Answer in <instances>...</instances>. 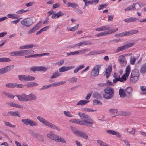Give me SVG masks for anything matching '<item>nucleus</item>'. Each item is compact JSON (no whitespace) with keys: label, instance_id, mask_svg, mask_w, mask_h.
<instances>
[{"label":"nucleus","instance_id":"9","mask_svg":"<svg viewBox=\"0 0 146 146\" xmlns=\"http://www.w3.org/2000/svg\"><path fill=\"white\" fill-rule=\"evenodd\" d=\"M41 21H40L32 29H30L27 32L28 34L30 35L34 33L40 28L41 25Z\"/></svg>","mask_w":146,"mask_h":146},{"label":"nucleus","instance_id":"1","mask_svg":"<svg viewBox=\"0 0 146 146\" xmlns=\"http://www.w3.org/2000/svg\"><path fill=\"white\" fill-rule=\"evenodd\" d=\"M78 115L81 119L83 120V121H82V122L86 121L84 122L82 125L91 127L92 125L93 124V121L88 115L83 113L79 112L78 113Z\"/></svg>","mask_w":146,"mask_h":146},{"label":"nucleus","instance_id":"22","mask_svg":"<svg viewBox=\"0 0 146 146\" xmlns=\"http://www.w3.org/2000/svg\"><path fill=\"white\" fill-rule=\"evenodd\" d=\"M27 76L25 75H20L18 76L19 80L23 82H27Z\"/></svg>","mask_w":146,"mask_h":146},{"label":"nucleus","instance_id":"19","mask_svg":"<svg viewBox=\"0 0 146 146\" xmlns=\"http://www.w3.org/2000/svg\"><path fill=\"white\" fill-rule=\"evenodd\" d=\"M113 77L115 79L113 80L114 83H115L118 81H119L120 79V75L115 72L114 73Z\"/></svg>","mask_w":146,"mask_h":146},{"label":"nucleus","instance_id":"31","mask_svg":"<svg viewBox=\"0 0 146 146\" xmlns=\"http://www.w3.org/2000/svg\"><path fill=\"white\" fill-rule=\"evenodd\" d=\"M92 43L89 41H84L79 43V46H81L83 45H90Z\"/></svg>","mask_w":146,"mask_h":146},{"label":"nucleus","instance_id":"14","mask_svg":"<svg viewBox=\"0 0 146 146\" xmlns=\"http://www.w3.org/2000/svg\"><path fill=\"white\" fill-rule=\"evenodd\" d=\"M110 29V26L109 25L102 26L101 27L97 28L96 29V31H104L109 30Z\"/></svg>","mask_w":146,"mask_h":146},{"label":"nucleus","instance_id":"25","mask_svg":"<svg viewBox=\"0 0 146 146\" xmlns=\"http://www.w3.org/2000/svg\"><path fill=\"white\" fill-rule=\"evenodd\" d=\"M3 94L7 97L11 99H13L15 96L6 92L3 91L2 92Z\"/></svg>","mask_w":146,"mask_h":146},{"label":"nucleus","instance_id":"42","mask_svg":"<svg viewBox=\"0 0 146 146\" xmlns=\"http://www.w3.org/2000/svg\"><path fill=\"white\" fill-rule=\"evenodd\" d=\"M25 45L26 49L32 48L34 47H37L38 46L37 45L35 44H28Z\"/></svg>","mask_w":146,"mask_h":146},{"label":"nucleus","instance_id":"24","mask_svg":"<svg viewBox=\"0 0 146 146\" xmlns=\"http://www.w3.org/2000/svg\"><path fill=\"white\" fill-rule=\"evenodd\" d=\"M119 94L120 96L122 98H124L126 96V92L125 90L123 89L120 88L119 90Z\"/></svg>","mask_w":146,"mask_h":146},{"label":"nucleus","instance_id":"50","mask_svg":"<svg viewBox=\"0 0 146 146\" xmlns=\"http://www.w3.org/2000/svg\"><path fill=\"white\" fill-rule=\"evenodd\" d=\"M109 111L110 113L112 114H115V113H117V114L118 113V112L117 111V110L115 109H110L109 110Z\"/></svg>","mask_w":146,"mask_h":146},{"label":"nucleus","instance_id":"47","mask_svg":"<svg viewBox=\"0 0 146 146\" xmlns=\"http://www.w3.org/2000/svg\"><path fill=\"white\" fill-rule=\"evenodd\" d=\"M60 75V74L58 72H56L53 74V75L50 78L53 79L56 78L58 77Z\"/></svg>","mask_w":146,"mask_h":146},{"label":"nucleus","instance_id":"57","mask_svg":"<svg viewBox=\"0 0 146 146\" xmlns=\"http://www.w3.org/2000/svg\"><path fill=\"white\" fill-rule=\"evenodd\" d=\"M15 96L17 97L19 101L21 102H24L25 100H24L23 96H22V94L21 95L17 94L15 95Z\"/></svg>","mask_w":146,"mask_h":146},{"label":"nucleus","instance_id":"18","mask_svg":"<svg viewBox=\"0 0 146 146\" xmlns=\"http://www.w3.org/2000/svg\"><path fill=\"white\" fill-rule=\"evenodd\" d=\"M47 137L49 139L56 141L57 139L58 136L56 135L53 134V133H48L47 135Z\"/></svg>","mask_w":146,"mask_h":146},{"label":"nucleus","instance_id":"54","mask_svg":"<svg viewBox=\"0 0 146 146\" xmlns=\"http://www.w3.org/2000/svg\"><path fill=\"white\" fill-rule=\"evenodd\" d=\"M38 84L36 82H31L27 84V86L29 87H32L37 86Z\"/></svg>","mask_w":146,"mask_h":146},{"label":"nucleus","instance_id":"32","mask_svg":"<svg viewBox=\"0 0 146 146\" xmlns=\"http://www.w3.org/2000/svg\"><path fill=\"white\" fill-rule=\"evenodd\" d=\"M89 102V101L86 100H82L79 102L77 104V105H81L83 106L86 104L88 103Z\"/></svg>","mask_w":146,"mask_h":146},{"label":"nucleus","instance_id":"34","mask_svg":"<svg viewBox=\"0 0 146 146\" xmlns=\"http://www.w3.org/2000/svg\"><path fill=\"white\" fill-rule=\"evenodd\" d=\"M67 5L68 7H70L72 8H75L76 7H78V5L74 3H71L68 2L67 3Z\"/></svg>","mask_w":146,"mask_h":146},{"label":"nucleus","instance_id":"20","mask_svg":"<svg viewBox=\"0 0 146 146\" xmlns=\"http://www.w3.org/2000/svg\"><path fill=\"white\" fill-rule=\"evenodd\" d=\"M8 113L10 115L12 116L13 117H20V114L18 111H10L8 112Z\"/></svg>","mask_w":146,"mask_h":146},{"label":"nucleus","instance_id":"49","mask_svg":"<svg viewBox=\"0 0 146 146\" xmlns=\"http://www.w3.org/2000/svg\"><path fill=\"white\" fill-rule=\"evenodd\" d=\"M46 70V68L43 66H38V71H44L45 72Z\"/></svg>","mask_w":146,"mask_h":146},{"label":"nucleus","instance_id":"26","mask_svg":"<svg viewBox=\"0 0 146 146\" xmlns=\"http://www.w3.org/2000/svg\"><path fill=\"white\" fill-rule=\"evenodd\" d=\"M139 72L138 70L137 69H135L132 71L131 76L139 77Z\"/></svg>","mask_w":146,"mask_h":146},{"label":"nucleus","instance_id":"8","mask_svg":"<svg viewBox=\"0 0 146 146\" xmlns=\"http://www.w3.org/2000/svg\"><path fill=\"white\" fill-rule=\"evenodd\" d=\"M134 44V43H131L128 44H127L123 45V46L119 47L117 48L115 50V52L117 53H118L120 51H123L125 50L126 49L128 48L131 47Z\"/></svg>","mask_w":146,"mask_h":146},{"label":"nucleus","instance_id":"2","mask_svg":"<svg viewBox=\"0 0 146 146\" xmlns=\"http://www.w3.org/2000/svg\"><path fill=\"white\" fill-rule=\"evenodd\" d=\"M104 93L103 95V97L107 100L110 99L113 97L114 95V90L111 87H108L104 90Z\"/></svg>","mask_w":146,"mask_h":146},{"label":"nucleus","instance_id":"15","mask_svg":"<svg viewBox=\"0 0 146 146\" xmlns=\"http://www.w3.org/2000/svg\"><path fill=\"white\" fill-rule=\"evenodd\" d=\"M10 55L17 56H23L22 50L16 51L11 52L10 53Z\"/></svg>","mask_w":146,"mask_h":146},{"label":"nucleus","instance_id":"17","mask_svg":"<svg viewBox=\"0 0 146 146\" xmlns=\"http://www.w3.org/2000/svg\"><path fill=\"white\" fill-rule=\"evenodd\" d=\"M138 4L137 3H134L130 5L129 7H127L125 9V11H130L132 10H134L136 9L135 5Z\"/></svg>","mask_w":146,"mask_h":146},{"label":"nucleus","instance_id":"51","mask_svg":"<svg viewBox=\"0 0 146 146\" xmlns=\"http://www.w3.org/2000/svg\"><path fill=\"white\" fill-rule=\"evenodd\" d=\"M112 70V66H109L106 69L104 75L106 74H110Z\"/></svg>","mask_w":146,"mask_h":146},{"label":"nucleus","instance_id":"35","mask_svg":"<svg viewBox=\"0 0 146 146\" xmlns=\"http://www.w3.org/2000/svg\"><path fill=\"white\" fill-rule=\"evenodd\" d=\"M11 61V59L9 58L6 57L0 58V62H8Z\"/></svg>","mask_w":146,"mask_h":146},{"label":"nucleus","instance_id":"39","mask_svg":"<svg viewBox=\"0 0 146 146\" xmlns=\"http://www.w3.org/2000/svg\"><path fill=\"white\" fill-rule=\"evenodd\" d=\"M7 15L9 18L13 19H17L19 17L17 15L13 14H8Z\"/></svg>","mask_w":146,"mask_h":146},{"label":"nucleus","instance_id":"62","mask_svg":"<svg viewBox=\"0 0 146 146\" xmlns=\"http://www.w3.org/2000/svg\"><path fill=\"white\" fill-rule=\"evenodd\" d=\"M27 82L30 81H33L35 79V77L31 76L29 75L27 76Z\"/></svg>","mask_w":146,"mask_h":146},{"label":"nucleus","instance_id":"7","mask_svg":"<svg viewBox=\"0 0 146 146\" xmlns=\"http://www.w3.org/2000/svg\"><path fill=\"white\" fill-rule=\"evenodd\" d=\"M14 65H11L0 69V75L11 70L14 67Z\"/></svg>","mask_w":146,"mask_h":146},{"label":"nucleus","instance_id":"27","mask_svg":"<svg viewBox=\"0 0 146 146\" xmlns=\"http://www.w3.org/2000/svg\"><path fill=\"white\" fill-rule=\"evenodd\" d=\"M130 113L128 112L121 111L118 113L117 115L120 116H128L130 115Z\"/></svg>","mask_w":146,"mask_h":146},{"label":"nucleus","instance_id":"53","mask_svg":"<svg viewBox=\"0 0 146 146\" xmlns=\"http://www.w3.org/2000/svg\"><path fill=\"white\" fill-rule=\"evenodd\" d=\"M57 139H56V141L58 142H62V143H65L66 142L65 140L64 139L62 138L59 136H58Z\"/></svg>","mask_w":146,"mask_h":146},{"label":"nucleus","instance_id":"33","mask_svg":"<svg viewBox=\"0 0 146 146\" xmlns=\"http://www.w3.org/2000/svg\"><path fill=\"white\" fill-rule=\"evenodd\" d=\"M5 86L8 88H14L15 87V83H9L6 84Z\"/></svg>","mask_w":146,"mask_h":146},{"label":"nucleus","instance_id":"21","mask_svg":"<svg viewBox=\"0 0 146 146\" xmlns=\"http://www.w3.org/2000/svg\"><path fill=\"white\" fill-rule=\"evenodd\" d=\"M93 97L94 98L98 100H100L102 98V96L98 92H95L93 93Z\"/></svg>","mask_w":146,"mask_h":146},{"label":"nucleus","instance_id":"29","mask_svg":"<svg viewBox=\"0 0 146 146\" xmlns=\"http://www.w3.org/2000/svg\"><path fill=\"white\" fill-rule=\"evenodd\" d=\"M139 78V76H131L130 78V81L132 83H134L138 80Z\"/></svg>","mask_w":146,"mask_h":146},{"label":"nucleus","instance_id":"59","mask_svg":"<svg viewBox=\"0 0 146 146\" xmlns=\"http://www.w3.org/2000/svg\"><path fill=\"white\" fill-rule=\"evenodd\" d=\"M64 113L66 116L68 117H72L74 116L73 115L71 114L69 111H64Z\"/></svg>","mask_w":146,"mask_h":146},{"label":"nucleus","instance_id":"5","mask_svg":"<svg viewBox=\"0 0 146 146\" xmlns=\"http://www.w3.org/2000/svg\"><path fill=\"white\" fill-rule=\"evenodd\" d=\"M21 23L23 25L26 26L27 27H29L33 24V22L32 18H29L21 21Z\"/></svg>","mask_w":146,"mask_h":146},{"label":"nucleus","instance_id":"55","mask_svg":"<svg viewBox=\"0 0 146 146\" xmlns=\"http://www.w3.org/2000/svg\"><path fill=\"white\" fill-rule=\"evenodd\" d=\"M77 80V78L75 77H72L70 78L68 80V81L71 83L75 82H76Z\"/></svg>","mask_w":146,"mask_h":146},{"label":"nucleus","instance_id":"40","mask_svg":"<svg viewBox=\"0 0 146 146\" xmlns=\"http://www.w3.org/2000/svg\"><path fill=\"white\" fill-rule=\"evenodd\" d=\"M127 131L129 133L133 135H135V129L133 128H128L127 129Z\"/></svg>","mask_w":146,"mask_h":146},{"label":"nucleus","instance_id":"12","mask_svg":"<svg viewBox=\"0 0 146 146\" xmlns=\"http://www.w3.org/2000/svg\"><path fill=\"white\" fill-rule=\"evenodd\" d=\"M77 136L86 140L88 139V136L87 134L83 131H80Z\"/></svg>","mask_w":146,"mask_h":146},{"label":"nucleus","instance_id":"46","mask_svg":"<svg viewBox=\"0 0 146 146\" xmlns=\"http://www.w3.org/2000/svg\"><path fill=\"white\" fill-rule=\"evenodd\" d=\"M71 129L72 131L74 132V133L76 135H78L80 131L78 130V129H76L75 127L71 126Z\"/></svg>","mask_w":146,"mask_h":146},{"label":"nucleus","instance_id":"37","mask_svg":"<svg viewBox=\"0 0 146 146\" xmlns=\"http://www.w3.org/2000/svg\"><path fill=\"white\" fill-rule=\"evenodd\" d=\"M29 100L31 101L32 100H35L37 99L36 97L33 94H31L29 95Z\"/></svg>","mask_w":146,"mask_h":146},{"label":"nucleus","instance_id":"6","mask_svg":"<svg viewBox=\"0 0 146 146\" xmlns=\"http://www.w3.org/2000/svg\"><path fill=\"white\" fill-rule=\"evenodd\" d=\"M21 121L24 124L26 125H29L31 126H37L38 124L35 122H34L30 119H22Z\"/></svg>","mask_w":146,"mask_h":146},{"label":"nucleus","instance_id":"38","mask_svg":"<svg viewBox=\"0 0 146 146\" xmlns=\"http://www.w3.org/2000/svg\"><path fill=\"white\" fill-rule=\"evenodd\" d=\"M79 25L77 24L76 26L73 27H69L67 28L68 30L71 31H75L77 30L78 27Z\"/></svg>","mask_w":146,"mask_h":146},{"label":"nucleus","instance_id":"28","mask_svg":"<svg viewBox=\"0 0 146 146\" xmlns=\"http://www.w3.org/2000/svg\"><path fill=\"white\" fill-rule=\"evenodd\" d=\"M137 20L136 18L131 17L130 18L125 19L124 20V21L127 23L131 22L136 21Z\"/></svg>","mask_w":146,"mask_h":146},{"label":"nucleus","instance_id":"56","mask_svg":"<svg viewBox=\"0 0 146 146\" xmlns=\"http://www.w3.org/2000/svg\"><path fill=\"white\" fill-rule=\"evenodd\" d=\"M51 87V86L49 84L48 85H45L43 86L42 88H40V90L41 91L43 90H45L47 89L50 88Z\"/></svg>","mask_w":146,"mask_h":146},{"label":"nucleus","instance_id":"52","mask_svg":"<svg viewBox=\"0 0 146 146\" xmlns=\"http://www.w3.org/2000/svg\"><path fill=\"white\" fill-rule=\"evenodd\" d=\"M4 124L7 126L10 127H11L14 128L16 127L15 125H12L10 123L7 121L4 122Z\"/></svg>","mask_w":146,"mask_h":146},{"label":"nucleus","instance_id":"4","mask_svg":"<svg viewBox=\"0 0 146 146\" xmlns=\"http://www.w3.org/2000/svg\"><path fill=\"white\" fill-rule=\"evenodd\" d=\"M101 68V66L99 65L95 66L91 70V75L93 77H96L99 75V69Z\"/></svg>","mask_w":146,"mask_h":146},{"label":"nucleus","instance_id":"41","mask_svg":"<svg viewBox=\"0 0 146 146\" xmlns=\"http://www.w3.org/2000/svg\"><path fill=\"white\" fill-rule=\"evenodd\" d=\"M130 72V66L129 65L127 66L125 69V74L128 76Z\"/></svg>","mask_w":146,"mask_h":146},{"label":"nucleus","instance_id":"44","mask_svg":"<svg viewBox=\"0 0 146 146\" xmlns=\"http://www.w3.org/2000/svg\"><path fill=\"white\" fill-rule=\"evenodd\" d=\"M139 32V31L137 30H132L128 31L129 33V36L135 34H137Z\"/></svg>","mask_w":146,"mask_h":146},{"label":"nucleus","instance_id":"43","mask_svg":"<svg viewBox=\"0 0 146 146\" xmlns=\"http://www.w3.org/2000/svg\"><path fill=\"white\" fill-rule=\"evenodd\" d=\"M128 77V76H127V75H126L124 74L121 76V78H120V80H119V81L121 82H123L124 81H125L126 80V78Z\"/></svg>","mask_w":146,"mask_h":146},{"label":"nucleus","instance_id":"23","mask_svg":"<svg viewBox=\"0 0 146 146\" xmlns=\"http://www.w3.org/2000/svg\"><path fill=\"white\" fill-rule=\"evenodd\" d=\"M70 122L81 125H82V124H84V122H82V121H80L79 119H71L70 120ZM85 122L86 121H85L84 122Z\"/></svg>","mask_w":146,"mask_h":146},{"label":"nucleus","instance_id":"58","mask_svg":"<svg viewBox=\"0 0 146 146\" xmlns=\"http://www.w3.org/2000/svg\"><path fill=\"white\" fill-rule=\"evenodd\" d=\"M108 6V5L106 3L102 5H100L98 7V10H100L101 9H102L104 8H106Z\"/></svg>","mask_w":146,"mask_h":146},{"label":"nucleus","instance_id":"61","mask_svg":"<svg viewBox=\"0 0 146 146\" xmlns=\"http://www.w3.org/2000/svg\"><path fill=\"white\" fill-rule=\"evenodd\" d=\"M136 60V58L134 56H131L130 57V62L131 64L133 65L134 64V62Z\"/></svg>","mask_w":146,"mask_h":146},{"label":"nucleus","instance_id":"60","mask_svg":"<svg viewBox=\"0 0 146 146\" xmlns=\"http://www.w3.org/2000/svg\"><path fill=\"white\" fill-rule=\"evenodd\" d=\"M6 104L7 105L9 106H10V107H16V104L14 103L13 102H7L6 103Z\"/></svg>","mask_w":146,"mask_h":146},{"label":"nucleus","instance_id":"11","mask_svg":"<svg viewBox=\"0 0 146 146\" xmlns=\"http://www.w3.org/2000/svg\"><path fill=\"white\" fill-rule=\"evenodd\" d=\"M75 68L74 66H63L60 68L59 69V72H64L69 70Z\"/></svg>","mask_w":146,"mask_h":146},{"label":"nucleus","instance_id":"13","mask_svg":"<svg viewBox=\"0 0 146 146\" xmlns=\"http://www.w3.org/2000/svg\"><path fill=\"white\" fill-rule=\"evenodd\" d=\"M132 88L130 87H127L125 90V91L126 92V96L128 98H130L131 96V92H132Z\"/></svg>","mask_w":146,"mask_h":146},{"label":"nucleus","instance_id":"36","mask_svg":"<svg viewBox=\"0 0 146 146\" xmlns=\"http://www.w3.org/2000/svg\"><path fill=\"white\" fill-rule=\"evenodd\" d=\"M84 67V65H80L74 70V72L75 73H77L79 70L82 69V68Z\"/></svg>","mask_w":146,"mask_h":146},{"label":"nucleus","instance_id":"63","mask_svg":"<svg viewBox=\"0 0 146 146\" xmlns=\"http://www.w3.org/2000/svg\"><path fill=\"white\" fill-rule=\"evenodd\" d=\"M64 15L61 12L59 11L55 14L56 18H57L60 16H62Z\"/></svg>","mask_w":146,"mask_h":146},{"label":"nucleus","instance_id":"45","mask_svg":"<svg viewBox=\"0 0 146 146\" xmlns=\"http://www.w3.org/2000/svg\"><path fill=\"white\" fill-rule=\"evenodd\" d=\"M22 96L25 100L24 102H26L29 100V95H27L26 94L23 93L22 94Z\"/></svg>","mask_w":146,"mask_h":146},{"label":"nucleus","instance_id":"64","mask_svg":"<svg viewBox=\"0 0 146 146\" xmlns=\"http://www.w3.org/2000/svg\"><path fill=\"white\" fill-rule=\"evenodd\" d=\"M140 89L143 92L144 94H146V87L145 86H141Z\"/></svg>","mask_w":146,"mask_h":146},{"label":"nucleus","instance_id":"3","mask_svg":"<svg viewBox=\"0 0 146 146\" xmlns=\"http://www.w3.org/2000/svg\"><path fill=\"white\" fill-rule=\"evenodd\" d=\"M37 119L40 122L42 123L43 124L45 125L52 129H56L58 131H60V128L57 127L55 125L52 124L51 123L49 122L40 116H38Z\"/></svg>","mask_w":146,"mask_h":146},{"label":"nucleus","instance_id":"30","mask_svg":"<svg viewBox=\"0 0 146 146\" xmlns=\"http://www.w3.org/2000/svg\"><path fill=\"white\" fill-rule=\"evenodd\" d=\"M140 72L141 73L144 74L146 72V63L142 65L141 67Z\"/></svg>","mask_w":146,"mask_h":146},{"label":"nucleus","instance_id":"16","mask_svg":"<svg viewBox=\"0 0 146 146\" xmlns=\"http://www.w3.org/2000/svg\"><path fill=\"white\" fill-rule=\"evenodd\" d=\"M128 31L123 32L119 34H116L115 36L116 37H122L126 36H129Z\"/></svg>","mask_w":146,"mask_h":146},{"label":"nucleus","instance_id":"48","mask_svg":"<svg viewBox=\"0 0 146 146\" xmlns=\"http://www.w3.org/2000/svg\"><path fill=\"white\" fill-rule=\"evenodd\" d=\"M93 104L94 105H95L97 104H99L102 105V102L99 101L98 100L95 99L93 100Z\"/></svg>","mask_w":146,"mask_h":146},{"label":"nucleus","instance_id":"10","mask_svg":"<svg viewBox=\"0 0 146 146\" xmlns=\"http://www.w3.org/2000/svg\"><path fill=\"white\" fill-rule=\"evenodd\" d=\"M118 62L122 66H124L126 64L127 62L126 60V58L125 56L123 55H120L119 57L118 58Z\"/></svg>","mask_w":146,"mask_h":146}]
</instances>
